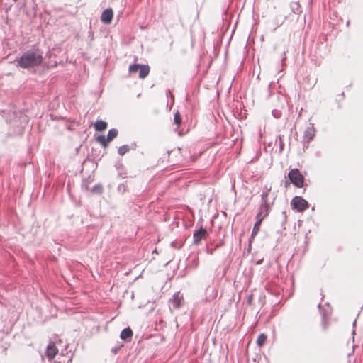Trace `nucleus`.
Segmentation results:
<instances>
[{
    "instance_id": "f257e3e1",
    "label": "nucleus",
    "mask_w": 363,
    "mask_h": 363,
    "mask_svg": "<svg viewBox=\"0 0 363 363\" xmlns=\"http://www.w3.org/2000/svg\"><path fill=\"white\" fill-rule=\"evenodd\" d=\"M43 60L42 55L37 51H28L23 54L18 61V65L23 68L39 65Z\"/></svg>"
},
{
    "instance_id": "f03ea898",
    "label": "nucleus",
    "mask_w": 363,
    "mask_h": 363,
    "mask_svg": "<svg viewBox=\"0 0 363 363\" xmlns=\"http://www.w3.org/2000/svg\"><path fill=\"white\" fill-rule=\"evenodd\" d=\"M289 178L292 184L296 187H303L304 183V177L300 173L298 169H293L289 173Z\"/></svg>"
},
{
    "instance_id": "7ed1b4c3",
    "label": "nucleus",
    "mask_w": 363,
    "mask_h": 363,
    "mask_svg": "<svg viewBox=\"0 0 363 363\" xmlns=\"http://www.w3.org/2000/svg\"><path fill=\"white\" fill-rule=\"evenodd\" d=\"M271 190V187H269L266 192H263L262 194V203L259 207V210L258 213L257 214L256 218L259 219V216H263V220L267 216L269 211V206L267 203V197L268 196L269 191Z\"/></svg>"
},
{
    "instance_id": "20e7f679",
    "label": "nucleus",
    "mask_w": 363,
    "mask_h": 363,
    "mask_svg": "<svg viewBox=\"0 0 363 363\" xmlns=\"http://www.w3.org/2000/svg\"><path fill=\"white\" fill-rule=\"evenodd\" d=\"M117 135L118 130L115 128H112L108 130L106 138L104 135H99L96 138V141L102 146L106 147L108 143L113 140Z\"/></svg>"
},
{
    "instance_id": "39448f33",
    "label": "nucleus",
    "mask_w": 363,
    "mask_h": 363,
    "mask_svg": "<svg viewBox=\"0 0 363 363\" xmlns=\"http://www.w3.org/2000/svg\"><path fill=\"white\" fill-rule=\"evenodd\" d=\"M293 208L303 211L308 208V202L301 196H295L291 201Z\"/></svg>"
},
{
    "instance_id": "423d86ee",
    "label": "nucleus",
    "mask_w": 363,
    "mask_h": 363,
    "mask_svg": "<svg viewBox=\"0 0 363 363\" xmlns=\"http://www.w3.org/2000/svg\"><path fill=\"white\" fill-rule=\"evenodd\" d=\"M207 235V231L204 228H201L198 230H196L194 233V243L199 244L202 239H203Z\"/></svg>"
},
{
    "instance_id": "0eeeda50",
    "label": "nucleus",
    "mask_w": 363,
    "mask_h": 363,
    "mask_svg": "<svg viewBox=\"0 0 363 363\" xmlns=\"http://www.w3.org/2000/svg\"><path fill=\"white\" fill-rule=\"evenodd\" d=\"M113 15V13L112 9H106L103 11V13L101 14V20L104 23L109 24L112 21Z\"/></svg>"
},
{
    "instance_id": "6e6552de",
    "label": "nucleus",
    "mask_w": 363,
    "mask_h": 363,
    "mask_svg": "<svg viewBox=\"0 0 363 363\" xmlns=\"http://www.w3.org/2000/svg\"><path fill=\"white\" fill-rule=\"evenodd\" d=\"M57 352L58 350L55 345L53 342H50L46 349V355L48 358L49 359H52L55 357Z\"/></svg>"
},
{
    "instance_id": "1a4fd4ad",
    "label": "nucleus",
    "mask_w": 363,
    "mask_h": 363,
    "mask_svg": "<svg viewBox=\"0 0 363 363\" xmlns=\"http://www.w3.org/2000/svg\"><path fill=\"white\" fill-rule=\"evenodd\" d=\"M315 135V128L312 124H311L304 132V139L309 143Z\"/></svg>"
},
{
    "instance_id": "9d476101",
    "label": "nucleus",
    "mask_w": 363,
    "mask_h": 363,
    "mask_svg": "<svg viewBox=\"0 0 363 363\" xmlns=\"http://www.w3.org/2000/svg\"><path fill=\"white\" fill-rule=\"evenodd\" d=\"M182 296L179 293H176L174 294L173 298L170 300V303H172L174 308H178L181 305Z\"/></svg>"
},
{
    "instance_id": "9b49d317",
    "label": "nucleus",
    "mask_w": 363,
    "mask_h": 363,
    "mask_svg": "<svg viewBox=\"0 0 363 363\" xmlns=\"http://www.w3.org/2000/svg\"><path fill=\"white\" fill-rule=\"evenodd\" d=\"M263 220V216H259V219L257 220L256 223H255L254 225V227H253V229H252V234H251V238H254L257 234L258 233V232L259 231V228H260V225H261V223Z\"/></svg>"
},
{
    "instance_id": "f8f14e48",
    "label": "nucleus",
    "mask_w": 363,
    "mask_h": 363,
    "mask_svg": "<svg viewBox=\"0 0 363 363\" xmlns=\"http://www.w3.org/2000/svg\"><path fill=\"white\" fill-rule=\"evenodd\" d=\"M150 72V67L148 65H140L139 68V77L141 79L145 78Z\"/></svg>"
},
{
    "instance_id": "ddd939ff",
    "label": "nucleus",
    "mask_w": 363,
    "mask_h": 363,
    "mask_svg": "<svg viewBox=\"0 0 363 363\" xmlns=\"http://www.w3.org/2000/svg\"><path fill=\"white\" fill-rule=\"evenodd\" d=\"M94 127L96 130L102 131V130H104L106 129L107 123H106V122H105L104 121H101V120L97 121L94 123Z\"/></svg>"
},
{
    "instance_id": "4468645a",
    "label": "nucleus",
    "mask_w": 363,
    "mask_h": 363,
    "mask_svg": "<svg viewBox=\"0 0 363 363\" xmlns=\"http://www.w3.org/2000/svg\"><path fill=\"white\" fill-rule=\"evenodd\" d=\"M133 335V332L132 330L128 328H125L123 329L121 333V335H120V337L125 340H126L127 338L128 337H130L131 336Z\"/></svg>"
},
{
    "instance_id": "2eb2a0df",
    "label": "nucleus",
    "mask_w": 363,
    "mask_h": 363,
    "mask_svg": "<svg viewBox=\"0 0 363 363\" xmlns=\"http://www.w3.org/2000/svg\"><path fill=\"white\" fill-rule=\"evenodd\" d=\"M266 340H267V335L264 333H262L257 337V345L259 347H262L265 343Z\"/></svg>"
},
{
    "instance_id": "dca6fc26",
    "label": "nucleus",
    "mask_w": 363,
    "mask_h": 363,
    "mask_svg": "<svg viewBox=\"0 0 363 363\" xmlns=\"http://www.w3.org/2000/svg\"><path fill=\"white\" fill-rule=\"evenodd\" d=\"M174 123L177 125V127H179V125L182 123V117H181L180 113H179V111H177L174 113Z\"/></svg>"
},
{
    "instance_id": "f3484780",
    "label": "nucleus",
    "mask_w": 363,
    "mask_h": 363,
    "mask_svg": "<svg viewBox=\"0 0 363 363\" xmlns=\"http://www.w3.org/2000/svg\"><path fill=\"white\" fill-rule=\"evenodd\" d=\"M291 9L294 13H298L301 12L300 6H299L298 3H297V2L292 3L291 4Z\"/></svg>"
},
{
    "instance_id": "a211bd4d",
    "label": "nucleus",
    "mask_w": 363,
    "mask_h": 363,
    "mask_svg": "<svg viewBox=\"0 0 363 363\" xmlns=\"http://www.w3.org/2000/svg\"><path fill=\"white\" fill-rule=\"evenodd\" d=\"M128 151H129V147L128 145H123L118 148V152L121 155H123Z\"/></svg>"
},
{
    "instance_id": "6ab92c4d",
    "label": "nucleus",
    "mask_w": 363,
    "mask_h": 363,
    "mask_svg": "<svg viewBox=\"0 0 363 363\" xmlns=\"http://www.w3.org/2000/svg\"><path fill=\"white\" fill-rule=\"evenodd\" d=\"M139 68H140V65L139 64L131 65L129 67V72L130 73H135L138 71H139Z\"/></svg>"
},
{
    "instance_id": "aec40b11",
    "label": "nucleus",
    "mask_w": 363,
    "mask_h": 363,
    "mask_svg": "<svg viewBox=\"0 0 363 363\" xmlns=\"http://www.w3.org/2000/svg\"><path fill=\"white\" fill-rule=\"evenodd\" d=\"M92 191H93V192L98 193V194H100V193H101V191H102V186H101V185H99V184L96 185V186L93 188Z\"/></svg>"
},
{
    "instance_id": "412c9836",
    "label": "nucleus",
    "mask_w": 363,
    "mask_h": 363,
    "mask_svg": "<svg viewBox=\"0 0 363 363\" xmlns=\"http://www.w3.org/2000/svg\"><path fill=\"white\" fill-rule=\"evenodd\" d=\"M272 113L275 118H279L280 116L279 113L276 111H273Z\"/></svg>"
},
{
    "instance_id": "4be33fe9",
    "label": "nucleus",
    "mask_w": 363,
    "mask_h": 363,
    "mask_svg": "<svg viewBox=\"0 0 363 363\" xmlns=\"http://www.w3.org/2000/svg\"><path fill=\"white\" fill-rule=\"evenodd\" d=\"M283 22H284V21H281V23L277 26V27H278V26H279L280 25H281V24L283 23Z\"/></svg>"
}]
</instances>
